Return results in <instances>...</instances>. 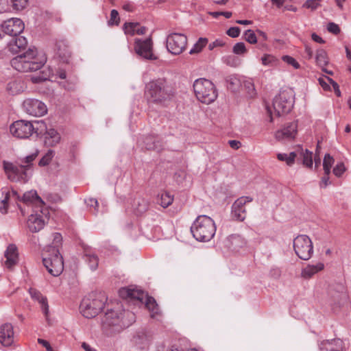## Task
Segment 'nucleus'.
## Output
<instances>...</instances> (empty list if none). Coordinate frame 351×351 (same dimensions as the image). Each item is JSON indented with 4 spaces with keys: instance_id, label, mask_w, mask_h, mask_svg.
<instances>
[{
    "instance_id": "nucleus-1",
    "label": "nucleus",
    "mask_w": 351,
    "mask_h": 351,
    "mask_svg": "<svg viewBox=\"0 0 351 351\" xmlns=\"http://www.w3.org/2000/svg\"><path fill=\"white\" fill-rule=\"evenodd\" d=\"M46 61L45 55L33 47L12 58L11 65L19 72H32L41 69Z\"/></svg>"
},
{
    "instance_id": "nucleus-2",
    "label": "nucleus",
    "mask_w": 351,
    "mask_h": 351,
    "mask_svg": "<svg viewBox=\"0 0 351 351\" xmlns=\"http://www.w3.org/2000/svg\"><path fill=\"white\" fill-rule=\"evenodd\" d=\"M38 152L27 156L20 160L19 166L12 162L3 160V169L8 178L12 182H26L31 176L32 162L36 159Z\"/></svg>"
},
{
    "instance_id": "nucleus-3",
    "label": "nucleus",
    "mask_w": 351,
    "mask_h": 351,
    "mask_svg": "<svg viewBox=\"0 0 351 351\" xmlns=\"http://www.w3.org/2000/svg\"><path fill=\"white\" fill-rule=\"evenodd\" d=\"M173 91L162 78L150 81L145 86V96L149 103L160 104L170 98Z\"/></svg>"
},
{
    "instance_id": "nucleus-4",
    "label": "nucleus",
    "mask_w": 351,
    "mask_h": 351,
    "mask_svg": "<svg viewBox=\"0 0 351 351\" xmlns=\"http://www.w3.org/2000/svg\"><path fill=\"white\" fill-rule=\"evenodd\" d=\"M191 232L197 241L206 242L215 234L216 226L210 217L204 215H199L193 223Z\"/></svg>"
},
{
    "instance_id": "nucleus-5",
    "label": "nucleus",
    "mask_w": 351,
    "mask_h": 351,
    "mask_svg": "<svg viewBox=\"0 0 351 351\" xmlns=\"http://www.w3.org/2000/svg\"><path fill=\"white\" fill-rule=\"evenodd\" d=\"M119 294L123 299H131L136 300L141 304H144L151 313V316L154 317L158 314L159 308L155 299L148 296L144 291L136 287H123L119 289Z\"/></svg>"
},
{
    "instance_id": "nucleus-6",
    "label": "nucleus",
    "mask_w": 351,
    "mask_h": 351,
    "mask_svg": "<svg viewBox=\"0 0 351 351\" xmlns=\"http://www.w3.org/2000/svg\"><path fill=\"white\" fill-rule=\"evenodd\" d=\"M129 313L123 312L121 306L117 305L114 309H108L101 319L102 328L110 333L119 332L128 325L123 320V315Z\"/></svg>"
},
{
    "instance_id": "nucleus-7",
    "label": "nucleus",
    "mask_w": 351,
    "mask_h": 351,
    "mask_svg": "<svg viewBox=\"0 0 351 351\" xmlns=\"http://www.w3.org/2000/svg\"><path fill=\"white\" fill-rule=\"evenodd\" d=\"M193 90L198 101L210 104L217 97V90L214 84L205 78L197 79L193 83Z\"/></svg>"
},
{
    "instance_id": "nucleus-8",
    "label": "nucleus",
    "mask_w": 351,
    "mask_h": 351,
    "mask_svg": "<svg viewBox=\"0 0 351 351\" xmlns=\"http://www.w3.org/2000/svg\"><path fill=\"white\" fill-rule=\"evenodd\" d=\"M294 104V94L291 89L280 91L273 100V108L274 114L279 117L289 113Z\"/></svg>"
},
{
    "instance_id": "nucleus-9",
    "label": "nucleus",
    "mask_w": 351,
    "mask_h": 351,
    "mask_svg": "<svg viewBox=\"0 0 351 351\" xmlns=\"http://www.w3.org/2000/svg\"><path fill=\"white\" fill-rule=\"evenodd\" d=\"M48 252L49 256L43 258V264L51 275L58 276L64 269L62 256L56 247H49Z\"/></svg>"
},
{
    "instance_id": "nucleus-10",
    "label": "nucleus",
    "mask_w": 351,
    "mask_h": 351,
    "mask_svg": "<svg viewBox=\"0 0 351 351\" xmlns=\"http://www.w3.org/2000/svg\"><path fill=\"white\" fill-rule=\"evenodd\" d=\"M293 249L296 255L302 260H309L313 254L311 239L305 234L298 235L293 239Z\"/></svg>"
},
{
    "instance_id": "nucleus-11",
    "label": "nucleus",
    "mask_w": 351,
    "mask_h": 351,
    "mask_svg": "<svg viewBox=\"0 0 351 351\" xmlns=\"http://www.w3.org/2000/svg\"><path fill=\"white\" fill-rule=\"evenodd\" d=\"M37 130L33 122L23 119L14 121L10 126V134L20 139L29 138L33 134L37 132Z\"/></svg>"
},
{
    "instance_id": "nucleus-12",
    "label": "nucleus",
    "mask_w": 351,
    "mask_h": 351,
    "mask_svg": "<svg viewBox=\"0 0 351 351\" xmlns=\"http://www.w3.org/2000/svg\"><path fill=\"white\" fill-rule=\"evenodd\" d=\"M104 306L102 299L95 298H85L80 304V311L82 315L88 319L95 317Z\"/></svg>"
},
{
    "instance_id": "nucleus-13",
    "label": "nucleus",
    "mask_w": 351,
    "mask_h": 351,
    "mask_svg": "<svg viewBox=\"0 0 351 351\" xmlns=\"http://www.w3.org/2000/svg\"><path fill=\"white\" fill-rule=\"evenodd\" d=\"M186 36L180 33H171L166 38L167 49L173 55L182 53L186 48Z\"/></svg>"
},
{
    "instance_id": "nucleus-14",
    "label": "nucleus",
    "mask_w": 351,
    "mask_h": 351,
    "mask_svg": "<svg viewBox=\"0 0 351 351\" xmlns=\"http://www.w3.org/2000/svg\"><path fill=\"white\" fill-rule=\"evenodd\" d=\"M22 107L27 114L34 117L43 116L47 112L46 105L43 101L34 98L25 99Z\"/></svg>"
},
{
    "instance_id": "nucleus-15",
    "label": "nucleus",
    "mask_w": 351,
    "mask_h": 351,
    "mask_svg": "<svg viewBox=\"0 0 351 351\" xmlns=\"http://www.w3.org/2000/svg\"><path fill=\"white\" fill-rule=\"evenodd\" d=\"M45 212L46 210L44 211L40 208L29 216L27 226L31 232H37L44 228L47 220Z\"/></svg>"
},
{
    "instance_id": "nucleus-16",
    "label": "nucleus",
    "mask_w": 351,
    "mask_h": 351,
    "mask_svg": "<svg viewBox=\"0 0 351 351\" xmlns=\"http://www.w3.org/2000/svg\"><path fill=\"white\" fill-rule=\"evenodd\" d=\"M136 53L147 60H156L157 57L152 52V41L150 38L145 40L136 38L134 42Z\"/></svg>"
},
{
    "instance_id": "nucleus-17",
    "label": "nucleus",
    "mask_w": 351,
    "mask_h": 351,
    "mask_svg": "<svg viewBox=\"0 0 351 351\" xmlns=\"http://www.w3.org/2000/svg\"><path fill=\"white\" fill-rule=\"evenodd\" d=\"M24 29L23 21L18 18H12L4 21L1 27L0 32L10 36L20 34Z\"/></svg>"
},
{
    "instance_id": "nucleus-18",
    "label": "nucleus",
    "mask_w": 351,
    "mask_h": 351,
    "mask_svg": "<svg viewBox=\"0 0 351 351\" xmlns=\"http://www.w3.org/2000/svg\"><path fill=\"white\" fill-rule=\"evenodd\" d=\"M1 194L0 213L2 214H6L8 211L10 202L12 199L16 201H17V199H20L21 195L16 191L10 189L8 187H3L1 189Z\"/></svg>"
},
{
    "instance_id": "nucleus-19",
    "label": "nucleus",
    "mask_w": 351,
    "mask_h": 351,
    "mask_svg": "<svg viewBox=\"0 0 351 351\" xmlns=\"http://www.w3.org/2000/svg\"><path fill=\"white\" fill-rule=\"evenodd\" d=\"M252 201L250 197H241L232 206V217L237 221H243L246 217L245 205Z\"/></svg>"
},
{
    "instance_id": "nucleus-20",
    "label": "nucleus",
    "mask_w": 351,
    "mask_h": 351,
    "mask_svg": "<svg viewBox=\"0 0 351 351\" xmlns=\"http://www.w3.org/2000/svg\"><path fill=\"white\" fill-rule=\"evenodd\" d=\"M16 336L14 327L10 323L0 326V343L4 347H10L14 344Z\"/></svg>"
},
{
    "instance_id": "nucleus-21",
    "label": "nucleus",
    "mask_w": 351,
    "mask_h": 351,
    "mask_svg": "<svg viewBox=\"0 0 351 351\" xmlns=\"http://www.w3.org/2000/svg\"><path fill=\"white\" fill-rule=\"evenodd\" d=\"M5 261L3 265L5 268L12 270L19 263V252L15 244H9L4 252Z\"/></svg>"
},
{
    "instance_id": "nucleus-22",
    "label": "nucleus",
    "mask_w": 351,
    "mask_h": 351,
    "mask_svg": "<svg viewBox=\"0 0 351 351\" xmlns=\"http://www.w3.org/2000/svg\"><path fill=\"white\" fill-rule=\"evenodd\" d=\"M298 124L291 122L286 124L282 129L275 134V138L278 141H289L295 138L297 134Z\"/></svg>"
},
{
    "instance_id": "nucleus-23",
    "label": "nucleus",
    "mask_w": 351,
    "mask_h": 351,
    "mask_svg": "<svg viewBox=\"0 0 351 351\" xmlns=\"http://www.w3.org/2000/svg\"><path fill=\"white\" fill-rule=\"evenodd\" d=\"M320 351H343L344 342L340 339L325 340L319 344Z\"/></svg>"
},
{
    "instance_id": "nucleus-24",
    "label": "nucleus",
    "mask_w": 351,
    "mask_h": 351,
    "mask_svg": "<svg viewBox=\"0 0 351 351\" xmlns=\"http://www.w3.org/2000/svg\"><path fill=\"white\" fill-rule=\"evenodd\" d=\"M29 293L32 298L34 300H36L40 304V308L45 317V319L47 322H49V311L47 298L43 295L40 291L33 288L29 289Z\"/></svg>"
},
{
    "instance_id": "nucleus-25",
    "label": "nucleus",
    "mask_w": 351,
    "mask_h": 351,
    "mask_svg": "<svg viewBox=\"0 0 351 351\" xmlns=\"http://www.w3.org/2000/svg\"><path fill=\"white\" fill-rule=\"evenodd\" d=\"M61 140L60 133L54 128H47L44 133V142L48 147H54L57 145Z\"/></svg>"
},
{
    "instance_id": "nucleus-26",
    "label": "nucleus",
    "mask_w": 351,
    "mask_h": 351,
    "mask_svg": "<svg viewBox=\"0 0 351 351\" xmlns=\"http://www.w3.org/2000/svg\"><path fill=\"white\" fill-rule=\"evenodd\" d=\"M26 88L25 82L19 78L14 79L9 82L6 86V90L12 95H16L23 93Z\"/></svg>"
},
{
    "instance_id": "nucleus-27",
    "label": "nucleus",
    "mask_w": 351,
    "mask_h": 351,
    "mask_svg": "<svg viewBox=\"0 0 351 351\" xmlns=\"http://www.w3.org/2000/svg\"><path fill=\"white\" fill-rule=\"evenodd\" d=\"M17 201H21L25 204H34L38 206H43L44 202L40 197L37 195L36 191L32 190L27 191L23 193V196L21 197L20 199Z\"/></svg>"
},
{
    "instance_id": "nucleus-28",
    "label": "nucleus",
    "mask_w": 351,
    "mask_h": 351,
    "mask_svg": "<svg viewBox=\"0 0 351 351\" xmlns=\"http://www.w3.org/2000/svg\"><path fill=\"white\" fill-rule=\"evenodd\" d=\"M324 265L322 263H318L316 265H308L302 269L301 276L304 279H309L319 271L323 270Z\"/></svg>"
},
{
    "instance_id": "nucleus-29",
    "label": "nucleus",
    "mask_w": 351,
    "mask_h": 351,
    "mask_svg": "<svg viewBox=\"0 0 351 351\" xmlns=\"http://www.w3.org/2000/svg\"><path fill=\"white\" fill-rule=\"evenodd\" d=\"M123 30L125 34L143 35L146 33L147 29L145 27L139 26L138 23H129L124 24Z\"/></svg>"
},
{
    "instance_id": "nucleus-30",
    "label": "nucleus",
    "mask_w": 351,
    "mask_h": 351,
    "mask_svg": "<svg viewBox=\"0 0 351 351\" xmlns=\"http://www.w3.org/2000/svg\"><path fill=\"white\" fill-rule=\"evenodd\" d=\"M296 153L297 156H299L304 166L309 168L313 167V153L311 152L306 149L299 148Z\"/></svg>"
},
{
    "instance_id": "nucleus-31",
    "label": "nucleus",
    "mask_w": 351,
    "mask_h": 351,
    "mask_svg": "<svg viewBox=\"0 0 351 351\" xmlns=\"http://www.w3.org/2000/svg\"><path fill=\"white\" fill-rule=\"evenodd\" d=\"M241 84L243 86L249 97L252 98L256 95V91L252 79L243 77Z\"/></svg>"
},
{
    "instance_id": "nucleus-32",
    "label": "nucleus",
    "mask_w": 351,
    "mask_h": 351,
    "mask_svg": "<svg viewBox=\"0 0 351 351\" xmlns=\"http://www.w3.org/2000/svg\"><path fill=\"white\" fill-rule=\"evenodd\" d=\"M296 157V152H292L289 154L284 153H279L277 154V158L280 161H285L289 166H292L293 165Z\"/></svg>"
},
{
    "instance_id": "nucleus-33",
    "label": "nucleus",
    "mask_w": 351,
    "mask_h": 351,
    "mask_svg": "<svg viewBox=\"0 0 351 351\" xmlns=\"http://www.w3.org/2000/svg\"><path fill=\"white\" fill-rule=\"evenodd\" d=\"M315 61L319 66L322 68L324 67L328 62L326 51L324 49H318L315 56Z\"/></svg>"
},
{
    "instance_id": "nucleus-34",
    "label": "nucleus",
    "mask_w": 351,
    "mask_h": 351,
    "mask_svg": "<svg viewBox=\"0 0 351 351\" xmlns=\"http://www.w3.org/2000/svg\"><path fill=\"white\" fill-rule=\"evenodd\" d=\"M208 40L206 38H199L198 40L194 44L192 49L190 50V53L193 54L200 52L203 48L208 44Z\"/></svg>"
},
{
    "instance_id": "nucleus-35",
    "label": "nucleus",
    "mask_w": 351,
    "mask_h": 351,
    "mask_svg": "<svg viewBox=\"0 0 351 351\" xmlns=\"http://www.w3.org/2000/svg\"><path fill=\"white\" fill-rule=\"evenodd\" d=\"M134 210L137 215H140L145 212L148 208L147 202L144 199H137L134 204Z\"/></svg>"
},
{
    "instance_id": "nucleus-36",
    "label": "nucleus",
    "mask_w": 351,
    "mask_h": 351,
    "mask_svg": "<svg viewBox=\"0 0 351 351\" xmlns=\"http://www.w3.org/2000/svg\"><path fill=\"white\" fill-rule=\"evenodd\" d=\"M334 162L335 160L332 156H331L329 154H325L323 161L324 174L330 175V169L334 164Z\"/></svg>"
},
{
    "instance_id": "nucleus-37",
    "label": "nucleus",
    "mask_w": 351,
    "mask_h": 351,
    "mask_svg": "<svg viewBox=\"0 0 351 351\" xmlns=\"http://www.w3.org/2000/svg\"><path fill=\"white\" fill-rule=\"evenodd\" d=\"M173 201V196L169 192H163L160 194V204L163 208H167L169 205L171 204V203Z\"/></svg>"
},
{
    "instance_id": "nucleus-38",
    "label": "nucleus",
    "mask_w": 351,
    "mask_h": 351,
    "mask_svg": "<svg viewBox=\"0 0 351 351\" xmlns=\"http://www.w3.org/2000/svg\"><path fill=\"white\" fill-rule=\"evenodd\" d=\"M230 242L234 250H238L245 245V241L240 235H232L230 238Z\"/></svg>"
},
{
    "instance_id": "nucleus-39",
    "label": "nucleus",
    "mask_w": 351,
    "mask_h": 351,
    "mask_svg": "<svg viewBox=\"0 0 351 351\" xmlns=\"http://www.w3.org/2000/svg\"><path fill=\"white\" fill-rule=\"evenodd\" d=\"M85 261L88 264L91 270H95L97 268L99 261L95 254H86L84 256Z\"/></svg>"
},
{
    "instance_id": "nucleus-40",
    "label": "nucleus",
    "mask_w": 351,
    "mask_h": 351,
    "mask_svg": "<svg viewBox=\"0 0 351 351\" xmlns=\"http://www.w3.org/2000/svg\"><path fill=\"white\" fill-rule=\"evenodd\" d=\"M134 342L136 346L139 349H144L147 347L149 344V340L145 335H138L134 337Z\"/></svg>"
},
{
    "instance_id": "nucleus-41",
    "label": "nucleus",
    "mask_w": 351,
    "mask_h": 351,
    "mask_svg": "<svg viewBox=\"0 0 351 351\" xmlns=\"http://www.w3.org/2000/svg\"><path fill=\"white\" fill-rule=\"evenodd\" d=\"M261 62L264 66H274L277 64L278 60L277 58L270 54H265L261 58Z\"/></svg>"
},
{
    "instance_id": "nucleus-42",
    "label": "nucleus",
    "mask_w": 351,
    "mask_h": 351,
    "mask_svg": "<svg viewBox=\"0 0 351 351\" xmlns=\"http://www.w3.org/2000/svg\"><path fill=\"white\" fill-rule=\"evenodd\" d=\"M55 155V152L52 149L48 150V152L43 156V158L39 161V165L44 167L50 163L52 158Z\"/></svg>"
},
{
    "instance_id": "nucleus-43",
    "label": "nucleus",
    "mask_w": 351,
    "mask_h": 351,
    "mask_svg": "<svg viewBox=\"0 0 351 351\" xmlns=\"http://www.w3.org/2000/svg\"><path fill=\"white\" fill-rule=\"evenodd\" d=\"M228 88L232 90H236L237 88L241 84L242 80L239 79L237 76H229L227 80Z\"/></svg>"
},
{
    "instance_id": "nucleus-44",
    "label": "nucleus",
    "mask_w": 351,
    "mask_h": 351,
    "mask_svg": "<svg viewBox=\"0 0 351 351\" xmlns=\"http://www.w3.org/2000/svg\"><path fill=\"white\" fill-rule=\"evenodd\" d=\"M156 137L153 136H147L145 138L144 143L145 147L147 149H158L157 143L156 141Z\"/></svg>"
},
{
    "instance_id": "nucleus-45",
    "label": "nucleus",
    "mask_w": 351,
    "mask_h": 351,
    "mask_svg": "<svg viewBox=\"0 0 351 351\" xmlns=\"http://www.w3.org/2000/svg\"><path fill=\"white\" fill-rule=\"evenodd\" d=\"M282 60L287 64L291 65L294 69H298L300 67V64L297 60L291 56H283Z\"/></svg>"
},
{
    "instance_id": "nucleus-46",
    "label": "nucleus",
    "mask_w": 351,
    "mask_h": 351,
    "mask_svg": "<svg viewBox=\"0 0 351 351\" xmlns=\"http://www.w3.org/2000/svg\"><path fill=\"white\" fill-rule=\"evenodd\" d=\"M341 292H338L335 295H333V293H330V292L329 293L330 295H332V298H334V299H333V300L332 302L334 304H339L341 300L344 299L346 298V292L343 291L344 288L343 287H341Z\"/></svg>"
},
{
    "instance_id": "nucleus-47",
    "label": "nucleus",
    "mask_w": 351,
    "mask_h": 351,
    "mask_svg": "<svg viewBox=\"0 0 351 351\" xmlns=\"http://www.w3.org/2000/svg\"><path fill=\"white\" fill-rule=\"evenodd\" d=\"M14 9L21 10L27 5L28 0H12Z\"/></svg>"
},
{
    "instance_id": "nucleus-48",
    "label": "nucleus",
    "mask_w": 351,
    "mask_h": 351,
    "mask_svg": "<svg viewBox=\"0 0 351 351\" xmlns=\"http://www.w3.org/2000/svg\"><path fill=\"white\" fill-rule=\"evenodd\" d=\"M245 38L246 41L251 44H254L257 42V38L254 32L251 30L248 29L245 33Z\"/></svg>"
},
{
    "instance_id": "nucleus-49",
    "label": "nucleus",
    "mask_w": 351,
    "mask_h": 351,
    "mask_svg": "<svg viewBox=\"0 0 351 351\" xmlns=\"http://www.w3.org/2000/svg\"><path fill=\"white\" fill-rule=\"evenodd\" d=\"M321 1L322 0H307L304 6L311 10H315L320 6Z\"/></svg>"
},
{
    "instance_id": "nucleus-50",
    "label": "nucleus",
    "mask_w": 351,
    "mask_h": 351,
    "mask_svg": "<svg viewBox=\"0 0 351 351\" xmlns=\"http://www.w3.org/2000/svg\"><path fill=\"white\" fill-rule=\"evenodd\" d=\"M119 23V13L116 10H112L110 12V19L108 21L110 25H118Z\"/></svg>"
},
{
    "instance_id": "nucleus-51",
    "label": "nucleus",
    "mask_w": 351,
    "mask_h": 351,
    "mask_svg": "<svg viewBox=\"0 0 351 351\" xmlns=\"http://www.w3.org/2000/svg\"><path fill=\"white\" fill-rule=\"evenodd\" d=\"M346 168L343 162H339L333 169V173L337 177H340L345 172Z\"/></svg>"
},
{
    "instance_id": "nucleus-52",
    "label": "nucleus",
    "mask_w": 351,
    "mask_h": 351,
    "mask_svg": "<svg viewBox=\"0 0 351 351\" xmlns=\"http://www.w3.org/2000/svg\"><path fill=\"white\" fill-rule=\"evenodd\" d=\"M14 43L19 49H23L26 47L27 40L24 36H19L15 39Z\"/></svg>"
},
{
    "instance_id": "nucleus-53",
    "label": "nucleus",
    "mask_w": 351,
    "mask_h": 351,
    "mask_svg": "<svg viewBox=\"0 0 351 351\" xmlns=\"http://www.w3.org/2000/svg\"><path fill=\"white\" fill-rule=\"evenodd\" d=\"M245 51V46L243 43H237L233 47V52L236 54H243Z\"/></svg>"
},
{
    "instance_id": "nucleus-54",
    "label": "nucleus",
    "mask_w": 351,
    "mask_h": 351,
    "mask_svg": "<svg viewBox=\"0 0 351 351\" xmlns=\"http://www.w3.org/2000/svg\"><path fill=\"white\" fill-rule=\"evenodd\" d=\"M225 45V42L222 39H216L215 41L209 43L208 49L212 51L215 48L223 47Z\"/></svg>"
},
{
    "instance_id": "nucleus-55",
    "label": "nucleus",
    "mask_w": 351,
    "mask_h": 351,
    "mask_svg": "<svg viewBox=\"0 0 351 351\" xmlns=\"http://www.w3.org/2000/svg\"><path fill=\"white\" fill-rule=\"evenodd\" d=\"M47 79H48V75H43V74L33 75L31 77L32 82L35 84L44 82V81L47 80Z\"/></svg>"
},
{
    "instance_id": "nucleus-56",
    "label": "nucleus",
    "mask_w": 351,
    "mask_h": 351,
    "mask_svg": "<svg viewBox=\"0 0 351 351\" xmlns=\"http://www.w3.org/2000/svg\"><path fill=\"white\" fill-rule=\"evenodd\" d=\"M85 203L86 205L89 207H93L95 210V213H97V206H98V202L95 198H88L85 199Z\"/></svg>"
},
{
    "instance_id": "nucleus-57",
    "label": "nucleus",
    "mask_w": 351,
    "mask_h": 351,
    "mask_svg": "<svg viewBox=\"0 0 351 351\" xmlns=\"http://www.w3.org/2000/svg\"><path fill=\"white\" fill-rule=\"evenodd\" d=\"M62 235L60 233L56 232L53 234V246H49V247H56L58 249V246L61 244Z\"/></svg>"
},
{
    "instance_id": "nucleus-58",
    "label": "nucleus",
    "mask_w": 351,
    "mask_h": 351,
    "mask_svg": "<svg viewBox=\"0 0 351 351\" xmlns=\"http://www.w3.org/2000/svg\"><path fill=\"white\" fill-rule=\"evenodd\" d=\"M240 29L238 27H232L228 29L227 34L232 38H237L239 36Z\"/></svg>"
},
{
    "instance_id": "nucleus-59",
    "label": "nucleus",
    "mask_w": 351,
    "mask_h": 351,
    "mask_svg": "<svg viewBox=\"0 0 351 351\" xmlns=\"http://www.w3.org/2000/svg\"><path fill=\"white\" fill-rule=\"evenodd\" d=\"M327 29L328 32L335 34H337L340 32V29L339 26L337 24L332 22L328 24Z\"/></svg>"
},
{
    "instance_id": "nucleus-60",
    "label": "nucleus",
    "mask_w": 351,
    "mask_h": 351,
    "mask_svg": "<svg viewBox=\"0 0 351 351\" xmlns=\"http://www.w3.org/2000/svg\"><path fill=\"white\" fill-rule=\"evenodd\" d=\"M329 184H330L329 181V175L324 174V176L322 177V180L320 182V187L325 188Z\"/></svg>"
},
{
    "instance_id": "nucleus-61",
    "label": "nucleus",
    "mask_w": 351,
    "mask_h": 351,
    "mask_svg": "<svg viewBox=\"0 0 351 351\" xmlns=\"http://www.w3.org/2000/svg\"><path fill=\"white\" fill-rule=\"evenodd\" d=\"M305 57L306 58L310 60L313 56V51L311 47L308 45H305Z\"/></svg>"
},
{
    "instance_id": "nucleus-62",
    "label": "nucleus",
    "mask_w": 351,
    "mask_h": 351,
    "mask_svg": "<svg viewBox=\"0 0 351 351\" xmlns=\"http://www.w3.org/2000/svg\"><path fill=\"white\" fill-rule=\"evenodd\" d=\"M38 342L39 344L44 346L47 349V351H53V350L52 349L49 343L47 341L44 340L43 339H38Z\"/></svg>"
},
{
    "instance_id": "nucleus-63",
    "label": "nucleus",
    "mask_w": 351,
    "mask_h": 351,
    "mask_svg": "<svg viewBox=\"0 0 351 351\" xmlns=\"http://www.w3.org/2000/svg\"><path fill=\"white\" fill-rule=\"evenodd\" d=\"M327 80L330 82V83L332 85L334 89H335V93L337 96H340L341 95V92L339 90V85L337 84V82H335L333 80H332L331 78L330 77H327Z\"/></svg>"
},
{
    "instance_id": "nucleus-64",
    "label": "nucleus",
    "mask_w": 351,
    "mask_h": 351,
    "mask_svg": "<svg viewBox=\"0 0 351 351\" xmlns=\"http://www.w3.org/2000/svg\"><path fill=\"white\" fill-rule=\"evenodd\" d=\"M229 145L234 149H238L241 147V143L235 140L229 141Z\"/></svg>"
}]
</instances>
